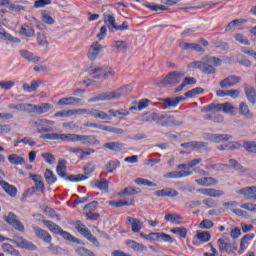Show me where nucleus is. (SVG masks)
Wrapping results in <instances>:
<instances>
[{
  "label": "nucleus",
  "mask_w": 256,
  "mask_h": 256,
  "mask_svg": "<svg viewBox=\"0 0 256 256\" xmlns=\"http://www.w3.org/2000/svg\"><path fill=\"white\" fill-rule=\"evenodd\" d=\"M196 238L201 241V243H209V241H211V233L208 231L197 232Z\"/></svg>",
  "instance_id": "obj_42"
},
{
  "label": "nucleus",
  "mask_w": 256,
  "mask_h": 256,
  "mask_svg": "<svg viewBox=\"0 0 256 256\" xmlns=\"http://www.w3.org/2000/svg\"><path fill=\"white\" fill-rule=\"evenodd\" d=\"M20 55L23 59L29 61V63H39V61H41V57L35 56V54L28 50H20Z\"/></svg>",
  "instance_id": "obj_25"
},
{
  "label": "nucleus",
  "mask_w": 256,
  "mask_h": 256,
  "mask_svg": "<svg viewBox=\"0 0 256 256\" xmlns=\"http://www.w3.org/2000/svg\"><path fill=\"white\" fill-rule=\"evenodd\" d=\"M118 167H121V162L119 160H116V161L110 160L106 164L107 173H113Z\"/></svg>",
  "instance_id": "obj_47"
},
{
  "label": "nucleus",
  "mask_w": 256,
  "mask_h": 256,
  "mask_svg": "<svg viewBox=\"0 0 256 256\" xmlns=\"http://www.w3.org/2000/svg\"><path fill=\"white\" fill-rule=\"evenodd\" d=\"M232 136L229 134H207V140L212 143H221L222 141H229Z\"/></svg>",
  "instance_id": "obj_22"
},
{
  "label": "nucleus",
  "mask_w": 256,
  "mask_h": 256,
  "mask_svg": "<svg viewBox=\"0 0 256 256\" xmlns=\"http://www.w3.org/2000/svg\"><path fill=\"white\" fill-rule=\"evenodd\" d=\"M181 124H182L181 121L175 120V116L168 115V114L165 113V119H164V122L162 124V127H175V126L181 125Z\"/></svg>",
  "instance_id": "obj_27"
},
{
  "label": "nucleus",
  "mask_w": 256,
  "mask_h": 256,
  "mask_svg": "<svg viewBox=\"0 0 256 256\" xmlns=\"http://www.w3.org/2000/svg\"><path fill=\"white\" fill-rule=\"evenodd\" d=\"M37 43L38 45H40L41 47H49V42H47V37L45 36V34L38 32L37 34Z\"/></svg>",
  "instance_id": "obj_52"
},
{
  "label": "nucleus",
  "mask_w": 256,
  "mask_h": 256,
  "mask_svg": "<svg viewBox=\"0 0 256 256\" xmlns=\"http://www.w3.org/2000/svg\"><path fill=\"white\" fill-rule=\"evenodd\" d=\"M241 209H245L246 211H251L252 213H256V204L253 203H245L240 205Z\"/></svg>",
  "instance_id": "obj_64"
},
{
  "label": "nucleus",
  "mask_w": 256,
  "mask_h": 256,
  "mask_svg": "<svg viewBox=\"0 0 256 256\" xmlns=\"http://www.w3.org/2000/svg\"><path fill=\"white\" fill-rule=\"evenodd\" d=\"M170 233H173L174 235H178L179 237H182V239H187V228L185 227L172 228L170 230Z\"/></svg>",
  "instance_id": "obj_48"
},
{
  "label": "nucleus",
  "mask_w": 256,
  "mask_h": 256,
  "mask_svg": "<svg viewBox=\"0 0 256 256\" xmlns=\"http://www.w3.org/2000/svg\"><path fill=\"white\" fill-rule=\"evenodd\" d=\"M104 23L108 25V27H112L115 30L117 25L115 24V16L113 14L104 15Z\"/></svg>",
  "instance_id": "obj_51"
},
{
  "label": "nucleus",
  "mask_w": 256,
  "mask_h": 256,
  "mask_svg": "<svg viewBox=\"0 0 256 256\" xmlns=\"http://www.w3.org/2000/svg\"><path fill=\"white\" fill-rule=\"evenodd\" d=\"M11 241L14 243V245L20 247V249H26L27 251H37V245L23 238V236H15Z\"/></svg>",
  "instance_id": "obj_7"
},
{
  "label": "nucleus",
  "mask_w": 256,
  "mask_h": 256,
  "mask_svg": "<svg viewBox=\"0 0 256 256\" xmlns=\"http://www.w3.org/2000/svg\"><path fill=\"white\" fill-rule=\"evenodd\" d=\"M51 109H53V104H49V103H41L40 105L30 104L28 113H37V115H43L45 113H49Z\"/></svg>",
  "instance_id": "obj_10"
},
{
  "label": "nucleus",
  "mask_w": 256,
  "mask_h": 256,
  "mask_svg": "<svg viewBox=\"0 0 256 256\" xmlns=\"http://www.w3.org/2000/svg\"><path fill=\"white\" fill-rule=\"evenodd\" d=\"M165 221L174 225H183V216L177 213H167L164 216Z\"/></svg>",
  "instance_id": "obj_21"
},
{
  "label": "nucleus",
  "mask_w": 256,
  "mask_h": 256,
  "mask_svg": "<svg viewBox=\"0 0 256 256\" xmlns=\"http://www.w3.org/2000/svg\"><path fill=\"white\" fill-rule=\"evenodd\" d=\"M54 117H61V118L73 117V110H62V111L56 112L54 114Z\"/></svg>",
  "instance_id": "obj_62"
},
{
  "label": "nucleus",
  "mask_w": 256,
  "mask_h": 256,
  "mask_svg": "<svg viewBox=\"0 0 256 256\" xmlns=\"http://www.w3.org/2000/svg\"><path fill=\"white\" fill-rule=\"evenodd\" d=\"M48 251L52 252V255H65V249L50 242Z\"/></svg>",
  "instance_id": "obj_46"
},
{
  "label": "nucleus",
  "mask_w": 256,
  "mask_h": 256,
  "mask_svg": "<svg viewBox=\"0 0 256 256\" xmlns=\"http://www.w3.org/2000/svg\"><path fill=\"white\" fill-rule=\"evenodd\" d=\"M76 141H81L83 145H91L95 147V145H100L101 141L95 140L94 135H79L77 134Z\"/></svg>",
  "instance_id": "obj_13"
},
{
  "label": "nucleus",
  "mask_w": 256,
  "mask_h": 256,
  "mask_svg": "<svg viewBox=\"0 0 256 256\" xmlns=\"http://www.w3.org/2000/svg\"><path fill=\"white\" fill-rule=\"evenodd\" d=\"M76 253L77 255H80V256H95V253H93V251L85 247H79L78 249H76Z\"/></svg>",
  "instance_id": "obj_57"
},
{
  "label": "nucleus",
  "mask_w": 256,
  "mask_h": 256,
  "mask_svg": "<svg viewBox=\"0 0 256 256\" xmlns=\"http://www.w3.org/2000/svg\"><path fill=\"white\" fill-rule=\"evenodd\" d=\"M228 163L229 167L235 169V171H238V173H241L242 175H245V173H247V168L243 167V165H241V163H239L237 160L229 159Z\"/></svg>",
  "instance_id": "obj_28"
},
{
  "label": "nucleus",
  "mask_w": 256,
  "mask_h": 256,
  "mask_svg": "<svg viewBox=\"0 0 256 256\" xmlns=\"http://www.w3.org/2000/svg\"><path fill=\"white\" fill-rule=\"evenodd\" d=\"M158 101L161 102L162 109H173V107H177V105H179V103H181L182 101H186V98L184 96H177L175 98H158Z\"/></svg>",
  "instance_id": "obj_8"
},
{
  "label": "nucleus",
  "mask_w": 256,
  "mask_h": 256,
  "mask_svg": "<svg viewBox=\"0 0 256 256\" xmlns=\"http://www.w3.org/2000/svg\"><path fill=\"white\" fill-rule=\"evenodd\" d=\"M33 193L38 191L39 193H45V183L43 181H38L35 183V186L31 188Z\"/></svg>",
  "instance_id": "obj_59"
},
{
  "label": "nucleus",
  "mask_w": 256,
  "mask_h": 256,
  "mask_svg": "<svg viewBox=\"0 0 256 256\" xmlns=\"http://www.w3.org/2000/svg\"><path fill=\"white\" fill-rule=\"evenodd\" d=\"M165 119V112H146L142 114L141 121L144 123H156L163 127V122Z\"/></svg>",
  "instance_id": "obj_4"
},
{
  "label": "nucleus",
  "mask_w": 256,
  "mask_h": 256,
  "mask_svg": "<svg viewBox=\"0 0 256 256\" xmlns=\"http://www.w3.org/2000/svg\"><path fill=\"white\" fill-rule=\"evenodd\" d=\"M148 105H151V100L142 99L139 101L137 106H131L130 111H143V109H147Z\"/></svg>",
  "instance_id": "obj_36"
},
{
  "label": "nucleus",
  "mask_w": 256,
  "mask_h": 256,
  "mask_svg": "<svg viewBox=\"0 0 256 256\" xmlns=\"http://www.w3.org/2000/svg\"><path fill=\"white\" fill-rule=\"evenodd\" d=\"M101 51H103V46L99 42H94L91 45V49L88 53V59H90V61H95Z\"/></svg>",
  "instance_id": "obj_18"
},
{
  "label": "nucleus",
  "mask_w": 256,
  "mask_h": 256,
  "mask_svg": "<svg viewBox=\"0 0 256 256\" xmlns=\"http://www.w3.org/2000/svg\"><path fill=\"white\" fill-rule=\"evenodd\" d=\"M233 109H235V107L229 102L216 104V111H222L223 113H233Z\"/></svg>",
  "instance_id": "obj_34"
},
{
  "label": "nucleus",
  "mask_w": 256,
  "mask_h": 256,
  "mask_svg": "<svg viewBox=\"0 0 256 256\" xmlns=\"http://www.w3.org/2000/svg\"><path fill=\"white\" fill-rule=\"evenodd\" d=\"M158 241H164L166 243H173V237L171 235L163 233V232H158Z\"/></svg>",
  "instance_id": "obj_58"
},
{
  "label": "nucleus",
  "mask_w": 256,
  "mask_h": 256,
  "mask_svg": "<svg viewBox=\"0 0 256 256\" xmlns=\"http://www.w3.org/2000/svg\"><path fill=\"white\" fill-rule=\"evenodd\" d=\"M121 97V92L111 91L98 94L88 100V103H97L99 101H111L113 99H119Z\"/></svg>",
  "instance_id": "obj_6"
},
{
  "label": "nucleus",
  "mask_w": 256,
  "mask_h": 256,
  "mask_svg": "<svg viewBox=\"0 0 256 256\" xmlns=\"http://www.w3.org/2000/svg\"><path fill=\"white\" fill-rule=\"evenodd\" d=\"M239 114L244 117V119H253V112L249 109V106L245 102L239 104Z\"/></svg>",
  "instance_id": "obj_26"
},
{
  "label": "nucleus",
  "mask_w": 256,
  "mask_h": 256,
  "mask_svg": "<svg viewBox=\"0 0 256 256\" xmlns=\"http://www.w3.org/2000/svg\"><path fill=\"white\" fill-rule=\"evenodd\" d=\"M134 182L136 183V185H139L140 187H157V183L144 178H136Z\"/></svg>",
  "instance_id": "obj_39"
},
{
  "label": "nucleus",
  "mask_w": 256,
  "mask_h": 256,
  "mask_svg": "<svg viewBox=\"0 0 256 256\" xmlns=\"http://www.w3.org/2000/svg\"><path fill=\"white\" fill-rule=\"evenodd\" d=\"M180 47L184 51H189L190 50V51H196L197 53H205V49L197 43L184 42V43H180Z\"/></svg>",
  "instance_id": "obj_20"
},
{
  "label": "nucleus",
  "mask_w": 256,
  "mask_h": 256,
  "mask_svg": "<svg viewBox=\"0 0 256 256\" xmlns=\"http://www.w3.org/2000/svg\"><path fill=\"white\" fill-rule=\"evenodd\" d=\"M33 231L36 237H38V239H42L44 243H51V241H53V237L49 232H47V230H43L39 227H33Z\"/></svg>",
  "instance_id": "obj_15"
},
{
  "label": "nucleus",
  "mask_w": 256,
  "mask_h": 256,
  "mask_svg": "<svg viewBox=\"0 0 256 256\" xmlns=\"http://www.w3.org/2000/svg\"><path fill=\"white\" fill-rule=\"evenodd\" d=\"M114 49H117V51H127V42L123 41V40H117L114 41L113 44Z\"/></svg>",
  "instance_id": "obj_53"
},
{
  "label": "nucleus",
  "mask_w": 256,
  "mask_h": 256,
  "mask_svg": "<svg viewBox=\"0 0 256 256\" xmlns=\"http://www.w3.org/2000/svg\"><path fill=\"white\" fill-rule=\"evenodd\" d=\"M110 207H116V208H120V207H128V206H133L135 205V200L131 199L130 201H126V200H120V201H110L109 202Z\"/></svg>",
  "instance_id": "obj_30"
},
{
  "label": "nucleus",
  "mask_w": 256,
  "mask_h": 256,
  "mask_svg": "<svg viewBox=\"0 0 256 256\" xmlns=\"http://www.w3.org/2000/svg\"><path fill=\"white\" fill-rule=\"evenodd\" d=\"M95 169H97V166H95L94 163H87L84 166L83 171H84L85 175H91V173H93L95 171Z\"/></svg>",
  "instance_id": "obj_61"
},
{
  "label": "nucleus",
  "mask_w": 256,
  "mask_h": 256,
  "mask_svg": "<svg viewBox=\"0 0 256 256\" xmlns=\"http://www.w3.org/2000/svg\"><path fill=\"white\" fill-rule=\"evenodd\" d=\"M33 125L34 127H37V129H42L45 127H52V125H55V122L48 119H38L33 122Z\"/></svg>",
  "instance_id": "obj_31"
},
{
  "label": "nucleus",
  "mask_w": 256,
  "mask_h": 256,
  "mask_svg": "<svg viewBox=\"0 0 256 256\" xmlns=\"http://www.w3.org/2000/svg\"><path fill=\"white\" fill-rule=\"evenodd\" d=\"M56 173L59 177L65 179V181H71L72 183H79V181H87V179H89V176L83 174L67 176V160L65 159H60L58 161Z\"/></svg>",
  "instance_id": "obj_2"
},
{
  "label": "nucleus",
  "mask_w": 256,
  "mask_h": 256,
  "mask_svg": "<svg viewBox=\"0 0 256 256\" xmlns=\"http://www.w3.org/2000/svg\"><path fill=\"white\" fill-rule=\"evenodd\" d=\"M81 102V98H77V97H66V98H61L57 105L60 106H65V105H73L75 103H79Z\"/></svg>",
  "instance_id": "obj_33"
},
{
  "label": "nucleus",
  "mask_w": 256,
  "mask_h": 256,
  "mask_svg": "<svg viewBox=\"0 0 256 256\" xmlns=\"http://www.w3.org/2000/svg\"><path fill=\"white\" fill-rule=\"evenodd\" d=\"M40 139H48L49 141H59L61 140V134L50 133V134H42Z\"/></svg>",
  "instance_id": "obj_54"
},
{
  "label": "nucleus",
  "mask_w": 256,
  "mask_h": 256,
  "mask_svg": "<svg viewBox=\"0 0 256 256\" xmlns=\"http://www.w3.org/2000/svg\"><path fill=\"white\" fill-rule=\"evenodd\" d=\"M235 40L238 41V43H241L242 45H251V42L249 39H247V36L238 33L234 36Z\"/></svg>",
  "instance_id": "obj_56"
},
{
  "label": "nucleus",
  "mask_w": 256,
  "mask_h": 256,
  "mask_svg": "<svg viewBox=\"0 0 256 256\" xmlns=\"http://www.w3.org/2000/svg\"><path fill=\"white\" fill-rule=\"evenodd\" d=\"M0 185L4 191L10 195V197H17V187L4 181L3 178L0 179Z\"/></svg>",
  "instance_id": "obj_24"
},
{
  "label": "nucleus",
  "mask_w": 256,
  "mask_h": 256,
  "mask_svg": "<svg viewBox=\"0 0 256 256\" xmlns=\"http://www.w3.org/2000/svg\"><path fill=\"white\" fill-rule=\"evenodd\" d=\"M44 177L48 185L57 183V177H55V174L50 169H46Z\"/></svg>",
  "instance_id": "obj_43"
},
{
  "label": "nucleus",
  "mask_w": 256,
  "mask_h": 256,
  "mask_svg": "<svg viewBox=\"0 0 256 256\" xmlns=\"http://www.w3.org/2000/svg\"><path fill=\"white\" fill-rule=\"evenodd\" d=\"M20 35H24V37H33V35H35V30L29 27V25L24 24L20 29Z\"/></svg>",
  "instance_id": "obj_45"
},
{
  "label": "nucleus",
  "mask_w": 256,
  "mask_h": 256,
  "mask_svg": "<svg viewBox=\"0 0 256 256\" xmlns=\"http://www.w3.org/2000/svg\"><path fill=\"white\" fill-rule=\"evenodd\" d=\"M220 253H235L237 251V246L225 241L223 238L217 240Z\"/></svg>",
  "instance_id": "obj_11"
},
{
  "label": "nucleus",
  "mask_w": 256,
  "mask_h": 256,
  "mask_svg": "<svg viewBox=\"0 0 256 256\" xmlns=\"http://www.w3.org/2000/svg\"><path fill=\"white\" fill-rule=\"evenodd\" d=\"M213 225V221L209 219H204L203 221L200 222L199 227L200 229H212Z\"/></svg>",
  "instance_id": "obj_63"
},
{
  "label": "nucleus",
  "mask_w": 256,
  "mask_h": 256,
  "mask_svg": "<svg viewBox=\"0 0 256 256\" xmlns=\"http://www.w3.org/2000/svg\"><path fill=\"white\" fill-rule=\"evenodd\" d=\"M128 245L133 251H137L138 253H143V251H147V246L134 241V240H129Z\"/></svg>",
  "instance_id": "obj_32"
},
{
  "label": "nucleus",
  "mask_w": 256,
  "mask_h": 256,
  "mask_svg": "<svg viewBox=\"0 0 256 256\" xmlns=\"http://www.w3.org/2000/svg\"><path fill=\"white\" fill-rule=\"evenodd\" d=\"M4 220L6 221V223H8V225L14 227L16 231H20V233H25V225H23L21 221L17 219V215L15 213L9 212L8 215L4 217Z\"/></svg>",
  "instance_id": "obj_9"
},
{
  "label": "nucleus",
  "mask_w": 256,
  "mask_h": 256,
  "mask_svg": "<svg viewBox=\"0 0 256 256\" xmlns=\"http://www.w3.org/2000/svg\"><path fill=\"white\" fill-rule=\"evenodd\" d=\"M195 183H197V185H201L202 187H213V185H217V183H219V180L213 177H204L195 180Z\"/></svg>",
  "instance_id": "obj_23"
},
{
  "label": "nucleus",
  "mask_w": 256,
  "mask_h": 256,
  "mask_svg": "<svg viewBox=\"0 0 256 256\" xmlns=\"http://www.w3.org/2000/svg\"><path fill=\"white\" fill-rule=\"evenodd\" d=\"M200 195H205L206 197H223L225 192L223 190H217L214 188H200L197 190Z\"/></svg>",
  "instance_id": "obj_14"
},
{
  "label": "nucleus",
  "mask_w": 256,
  "mask_h": 256,
  "mask_svg": "<svg viewBox=\"0 0 256 256\" xmlns=\"http://www.w3.org/2000/svg\"><path fill=\"white\" fill-rule=\"evenodd\" d=\"M44 225L54 233L55 235H61L66 241H70V243H75L76 245L81 244V240L77 239V237L73 236L71 233L63 230L61 226L57 225L55 222L51 220H44Z\"/></svg>",
  "instance_id": "obj_3"
},
{
  "label": "nucleus",
  "mask_w": 256,
  "mask_h": 256,
  "mask_svg": "<svg viewBox=\"0 0 256 256\" xmlns=\"http://www.w3.org/2000/svg\"><path fill=\"white\" fill-rule=\"evenodd\" d=\"M73 225H74L76 231H78V233H80V235H82V237H86L88 233H91L89 228H87V226H85V224H83V222H81L79 220L74 222Z\"/></svg>",
  "instance_id": "obj_29"
},
{
  "label": "nucleus",
  "mask_w": 256,
  "mask_h": 256,
  "mask_svg": "<svg viewBox=\"0 0 256 256\" xmlns=\"http://www.w3.org/2000/svg\"><path fill=\"white\" fill-rule=\"evenodd\" d=\"M185 77V73L181 71H173L169 72L166 77L163 79V83L165 87H173V85H177L181 83V79Z\"/></svg>",
  "instance_id": "obj_5"
},
{
  "label": "nucleus",
  "mask_w": 256,
  "mask_h": 256,
  "mask_svg": "<svg viewBox=\"0 0 256 256\" xmlns=\"http://www.w3.org/2000/svg\"><path fill=\"white\" fill-rule=\"evenodd\" d=\"M221 65V60L215 56H206L201 60H196L188 63V69H199L202 73L206 75H215L217 73V69L215 67H219Z\"/></svg>",
  "instance_id": "obj_1"
},
{
  "label": "nucleus",
  "mask_w": 256,
  "mask_h": 256,
  "mask_svg": "<svg viewBox=\"0 0 256 256\" xmlns=\"http://www.w3.org/2000/svg\"><path fill=\"white\" fill-rule=\"evenodd\" d=\"M104 149H109L110 151L119 152L121 151V149H123V144L119 142H108L104 144Z\"/></svg>",
  "instance_id": "obj_41"
},
{
  "label": "nucleus",
  "mask_w": 256,
  "mask_h": 256,
  "mask_svg": "<svg viewBox=\"0 0 256 256\" xmlns=\"http://www.w3.org/2000/svg\"><path fill=\"white\" fill-rule=\"evenodd\" d=\"M30 104L29 103H20V104H9L8 109H14L15 111H24L29 113Z\"/></svg>",
  "instance_id": "obj_35"
},
{
  "label": "nucleus",
  "mask_w": 256,
  "mask_h": 256,
  "mask_svg": "<svg viewBox=\"0 0 256 256\" xmlns=\"http://www.w3.org/2000/svg\"><path fill=\"white\" fill-rule=\"evenodd\" d=\"M244 93L246 95V99L251 103V105H255L256 103V90L255 87L249 86V84H244Z\"/></svg>",
  "instance_id": "obj_16"
},
{
  "label": "nucleus",
  "mask_w": 256,
  "mask_h": 256,
  "mask_svg": "<svg viewBox=\"0 0 256 256\" xmlns=\"http://www.w3.org/2000/svg\"><path fill=\"white\" fill-rule=\"evenodd\" d=\"M92 117H95V119H103L106 121H109V119H111V116H109V114L101 111V110H97V109H93L92 108Z\"/></svg>",
  "instance_id": "obj_40"
},
{
  "label": "nucleus",
  "mask_w": 256,
  "mask_h": 256,
  "mask_svg": "<svg viewBox=\"0 0 256 256\" xmlns=\"http://www.w3.org/2000/svg\"><path fill=\"white\" fill-rule=\"evenodd\" d=\"M8 161L11 163V165H24L25 164V158L21 157L16 154H12L8 156Z\"/></svg>",
  "instance_id": "obj_37"
},
{
  "label": "nucleus",
  "mask_w": 256,
  "mask_h": 256,
  "mask_svg": "<svg viewBox=\"0 0 256 256\" xmlns=\"http://www.w3.org/2000/svg\"><path fill=\"white\" fill-rule=\"evenodd\" d=\"M144 7L150 9V11H169V8L165 5L144 4Z\"/></svg>",
  "instance_id": "obj_50"
},
{
  "label": "nucleus",
  "mask_w": 256,
  "mask_h": 256,
  "mask_svg": "<svg viewBox=\"0 0 256 256\" xmlns=\"http://www.w3.org/2000/svg\"><path fill=\"white\" fill-rule=\"evenodd\" d=\"M126 225H131L132 233H139L143 229V222L139 219H135L131 216L127 217Z\"/></svg>",
  "instance_id": "obj_19"
},
{
  "label": "nucleus",
  "mask_w": 256,
  "mask_h": 256,
  "mask_svg": "<svg viewBox=\"0 0 256 256\" xmlns=\"http://www.w3.org/2000/svg\"><path fill=\"white\" fill-rule=\"evenodd\" d=\"M109 115H111L112 117H116L117 119H123L124 117H129L130 112L129 111H123V110H114V109H110L108 111Z\"/></svg>",
  "instance_id": "obj_38"
},
{
  "label": "nucleus",
  "mask_w": 256,
  "mask_h": 256,
  "mask_svg": "<svg viewBox=\"0 0 256 256\" xmlns=\"http://www.w3.org/2000/svg\"><path fill=\"white\" fill-rule=\"evenodd\" d=\"M238 195H244L247 199H253L256 201V186L244 187L237 191Z\"/></svg>",
  "instance_id": "obj_17"
},
{
  "label": "nucleus",
  "mask_w": 256,
  "mask_h": 256,
  "mask_svg": "<svg viewBox=\"0 0 256 256\" xmlns=\"http://www.w3.org/2000/svg\"><path fill=\"white\" fill-rule=\"evenodd\" d=\"M61 141H77V134H60Z\"/></svg>",
  "instance_id": "obj_60"
},
{
  "label": "nucleus",
  "mask_w": 256,
  "mask_h": 256,
  "mask_svg": "<svg viewBox=\"0 0 256 256\" xmlns=\"http://www.w3.org/2000/svg\"><path fill=\"white\" fill-rule=\"evenodd\" d=\"M237 83H241V77L230 75L220 81V87L221 89H229V87H234V85H237Z\"/></svg>",
  "instance_id": "obj_12"
},
{
  "label": "nucleus",
  "mask_w": 256,
  "mask_h": 256,
  "mask_svg": "<svg viewBox=\"0 0 256 256\" xmlns=\"http://www.w3.org/2000/svg\"><path fill=\"white\" fill-rule=\"evenodd\" d=\"M204 89L201 87H196L193 88L189 91H187L184 95L185 97H187L188 99H193V97L197 96V95H201L202 93H204Z\"/></svg>",
  "instance_id": "obj_44"
},
{
  "label": "nucleus",
  "mask_w": 256,
  "mask_h": 256,
  "mask_svg": "<svg viewBox=\"0 0 256 256\" xmlns=\"http://www.w3.org/2000/svg\"><path fill=\"white\" fill-rule=\"evenodd\" d=\"M93 79H103V67L88 70Z\"/></svg>",
  "instance_id": "obj_49"
},
{
  "label": "nucleus",
  "mask_w": 256,
  "mask_h": 256,
  "mask_svg": "<svg viewBox=\"0 0 256 256\" xmlns=\"http://www.w3.org/2000/svg\"><path fill=\"white\" fill-rule=\"evenodd\" d=\"M243 147L248 153H256V143L253 141L244 142Z\"/></svg>",
  "instance_id": "obj_55"
}]
</instances>
